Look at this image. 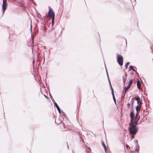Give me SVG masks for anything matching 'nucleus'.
<instances>
[{"instance_id":"1","label":"nucleus","mask_w":153,"mask_h":153,"mask_svg":"<svg viewBox=\"0 0 153 153\" xmlns=\"http://www.w3.org/2000/svg\"><path fill=\"white\" fill-rule=\"evenodd\" d=\"M129 126L128 130L129 134L131 135L130 137L133 139L134 138V135L137 133L139 129L137 127H134L132 125L129 124Z\"/></svg>"},{"instance_id":"2","label":"nucleus","mask_w":153,"mask_h":153,"mask_svg":"<svg viewBox=\"0 0 153 153\" xmlns=\"http://www.w3.org/2000/svg\"><path fill=\"white\" fill-rule=\"evenodd\" d=\"M117 62L121 66H122L123 63V57L121 55H118L117 58Z\"/></svg>"},{"instance_id":"3","label":"nucleus","mask_w":153,"mask_h":153,"mask_svg":"<svg viewBox=\"0 0 153 153\" xmlns=\"http://www.w3.org/2000/svg\"><path fill=\"white\" fill-rule=\"evenodd\" d=\"M7 0H3L2 5V9L3 14L4 13V11L7 8Z\"/></svg>"},{"instance_id":"4","label":"nucleus","mask_w":153,"mask_h":153,"mask_svg":"<svg viewBox=\"0 0 153 153\" xmlns=\"http://www.w3.org/2000/svg\"><path fill=\"white\" fill-rule=\"evenodd\" d=\"M48 15V16L51 17H54V13L51 8L49 9Z\"/></svg>"},{"instance_id":"5","label":"nucleus","mask_w":153,"mask_h":153,"mask_svg":"<svg viewBox=\"0 0 153 153\" xmlns=\"http://www.w3.org/2000/svg\"><path fill=\"white\" fill-rule=\"evenodd\" d=\"M130 122L129 124L132 125L134 127H137L136 126L138 124V122L134 121L133 122L132 120H130Z\"/></svg>"},{"instance_id":"6","label":"nucleus","mask_w":153,"mask_h":153,"mask_svg":"<svg viewBox=\"0 0 153 153\" xmlns=\"http://www.w3.org/2000/svg\"><path fill=\"white\" fill-rule=\"evenodd\" d=\"M135 141H136V142L137 143H136V146L135 150V151H131L132 152H138L139 150V145L138 143H137L138 142V141L137 140H135Z\"/></svg>"},{"instance_id":"7","label":"nucleus","mask_w":153,"mask_h":153,"mask_svg":"<svg viewBox=\"0 0 153 153\" xmlns=\"http://www.w3.org/2000/svg\"><path fill=\"white\" fill-rule=\"evenodd\" d=\"M133 83V80L131 79L128 82V84L127 85V87H125L124 88V89H127V90L128 91V89L130 87L131 85H132Z\"/></svg>"},{"instance_id":"8","label":"nucleus","mask_w":153,"mask_h":153,"mask_svg":"<svg viewBox=\"0 0 153 153\" xmlns=\"http://www.w3.org/2000/svg\"><path fill=\"white\" fill-rule=\"evenodd\" d=\"M127 78V76H126V74L123 75L122 76V80L124 84L125 83Z\"/></svg>"},{"instance_id":"9","label":"nucleus","mask_w":153,"mask_h":153,"mask_svg":"<svg viewBox=\"0 0 153 153\" xmlns=\"http://www.w3.org/2000/svg\"><path fill=\"white\" fill-rule=\"evenodd\" d=\"M141 106L140 105H138L136 107V110L137 112L139 113L140 111Z\"/></svg>"},{"instance_id":"10","label":"nucleus","mask_w":153,"mask_h":153,"mask_svg":"<svg viewBox=\"0 0 153 153\" xmlns=\"http://www.w3.org/2000/svg\"><path fill=\"white\" fill-rule=\"evenodd\" d=\"M54 104H55V106L56 107V108L58 111L59 113L60 114L61 113V111H60V108H59V106H58V105L56 103V102H55L54 103Z\"/></svg>"},{"instance_id":"11","label":"nucleus","mask_w":153,"mask_h":153,"mask_svg":"<svg viewBox=\"0 0 153 153\" xmlns=\"http://www.w3.org/2000/svg\"><path fill=\"white\" fill-rule=\"evenodd\" d=\"M102 146L104 148V150H105V153H108V152L107 150L106 147L105 146V145L104 143V142L103 141L102 142Z\"/></svg>"},{"instance_id":"12","label":"nucleus","mask_w":153,"mask_h":153,"mask_svg":"<svg viewBox=\"0 0 153 153\" xmlns=\"http://www.w3.org/2000/svg\"><path fill=\"white\" fill-rule=\"evenodd\" d=\"M134 116V113L132 112H131L130 114L131 120H133Z\"/></svg>"},{"instance_id":"13","label":"nucleus","mask_w":153,"mask_h":153,"mask_svg":"<svg viewBox=\"0 0 153 153\" xmlns=\"http://www.w3.org/2000/svg\"><path fill=\"white\" fill-rule=\"evenodd\" d=\"M137 85L138 88L140 89L141 84L139 81L138 80L137 82Z\"/></svg>"},{"instance_id":"14","label":"nucleus","mask_w":153,"mask_h":153,"mask_svg":"<svg viewBox=\"0 0 153 153\" xmlns=\"http://www.w3.org/2000/svg\"><path fill=\"white\" fill-rule=\"evenodd\" d=\"M109 84L110 85V88H111V93H112V94H113V93H114V90L113 89L112 87L111 83L110 82V83H109Z\"/></svg>"},{"instance_id":"15","label":"nucleus","mask_w":153,"mask_h":153,"mask_svg":"<svg viewBox=\"0 0 153 153\" xmlns=\"http://www.w3.org/2000/svg\"><path fill=\"white\" fill-rule=\"evenodd\" d=\"M129 64V62H127L126 63V64L125 65V68L126 69L127 68L128 66V65Z\"/></svg>"},{"instance_id":"16","label":"nucleus","mask_w":153,"mask_h":153,"mask_svg":"<svg viewBox=\"0 0 153 153\" xmlns=\"http://www.w3.org/2000/svg\"><path fill=\"white\" fill-rule=\"evenodd\" d=\"M134 99H135V100H137V101L140 100V98L139 97H135Z\"/></svg>"},{"instance_id":"17","label":"nucleus","mask_w":153,"mask_h":153,"mask_svg":"<svg viewBox=\"0 0 153 153\" xmlns=\"http://www.w3.org/2000/svg\"><path fill=\"white\" fill-rule=\"evenodd\" d=\"M112 94V95L113 98V100H114V102L115 103H116V99L115 98L114 93H113V94Z\"/></svg>"},{"instance_id":"18","label":"nucleus","mask_w":153,"mask_h":153,"mask_svg":"<svg viewBox=\"0 0 153 153\" xmlns=\"http://www.w3.org/2000/svg\"><path fill=\"white\" fill-rule=\"evenodd\" d=\"M124 90H125V91H123V95H124V96H125V95L126 94V92L127 91V89H124Z\"/></svg>"},{"instance_id":"19","label":"nucleus","mask_w":153,"mask_h":153,"mask_svg":"<svg viewBox=\"0 0 153 153\" xmlns=\"http://www.w3.org/2000/svg\"><path fill=\"white\" fill-rule=\"evenodd\" d=\"M54 17H51V19H52V25H53V24H54Z\"/></svg>"},{"instance_id":"20","label":"nucleus","mask_w":153,"mask_h":153,"mask_svg":"<svg viewBox=\"0 0 153 153\" xmlns=\"http://www.w3.org/2000/svg\"><path fill=\"white\" fill-rule=\"evenodd\" d=\"M106 73H107V77L108 78V81L109 83H110V81L109 79V76H108V72H107L106 70Z\"/></svg>"},{"instance_id":"21","label":"nucleus","mask_w":153,"mask_h":153,"mask_svg":"<svg viewBox=\"0 0 153 153\" xmlns=\"http://www.w3.org/2000/svg\"><path fill=\"white\" fill-rule=\"evenodd\" d=\"M140 118V116H139V117L138 118H135V121L136 122H138V121L139 120Z\"/></svg>"},{"instance_id":"22","label":"nucleus","mask_w":153,"mask_h":153,"mask_svg":"<svg viewBox=\"0 0 153 153\" xmlns=\"http://www.w3.org/2000/svg\"><path fill=\"white\" fill-rule=\"evenodd\" d=\"M137 103L140 106L142 104V102L141 101H140V100L137 101Z\"/></svg>"},{"instance_id":"23","label":"nucleus","mask_w":153,"mask_h":153,"mask_svg":"<svg viewBox=\"0 0 153 153\" xmlns=\"http://www.w3.org/2000/svg\"><path fill=\"white\" fill-rule=\"evenodd\" d=\"M139 116L138 115V113H137V112L135 116V118H138L139 117Z\"/></svg>"},{"instance_id":"24","label":"nucleus","mask_w":153,"mask_h":153,"mask_svg":"<svg viewBox=\"0 0 153 153\" xmlns=\"http://www.w3.org/2000/svg\"><path fill=\"white\" fill-rule=\"evenodd\" d=\"M130 70H132L134 69L133 67L131 66L130 65L129 66Z\"/></svg>"},{"instance_id":"25","label":"nucleus","mask_w":153,"mask_h":153,"mask_svg":"<svg viewBox=\"0 0 153 153\" xmlns=\"http://www.w3.org/2000/svg\"><path fill=\"white\" fill-rule=\"evenodd\" d=\"M132 71H134V72H136V73L137 74H138V73H137V71H136V70H135L134 69H133L132 70Z\"/></svg>"},{"instance_id":"26","label":"nucleus","mask_w":153,"mask_h":153,"mask_svg":"<svg viewBox=\"0 0 153 153\" xmlns=\"http://www.w3.org/2000/svg\"><path fill=\"white\" fill-rule=\"evenodd\" d=\"M127 106H128V107H129L130 106V104L129 103H128L127 104Z\"/></svg>"},{"instance_id":"27","label":"nucleus","mask_w":153,"mask_h":153,"mask_svg":"<svg viewBox=\"0 0 153 153\" xmlns=\"http://www.w3.org/2000/svg\"><path fill=\"white\" fill-rule=\"evenodd\" d=\"M126 148H130V147H129V146H128V145H126Z\"/></svg>"},{"instance_id":"28","label":"nucleus","mask_w":153,"mask_h":153,"mask_svg":"<svg viewBox=\"0 0 153 153\" xmlns=\"http://www.w3.org/2000/svg\"><path fill=\"white\" fill-rule=\"evenodd\" d=\"M124 96H124V95H122V98H124Z\"/></svg>"},{"instance_id":"29","label":"nucleus","mask_w":153,"mask_h":153,"mask_svg":"<svg viewBox=\"0 0 153 153\" xmlns=\"http://www.w3.org/2000/svg\"><path fill=\"white\" fill-rule=\"evenodd\" d=\"M44 96H45V97L46 98H47V97L46 95H44Z\"/></svg>"},{"instance_id":"30","label":"nucleus","mask_w":153,"mask_h":153,"mask_svg":"<svg viewBox=\"0 0 153 153\" xmlns=\"http://www.w3.org/2000/svg\"><path fill=\"white\" fill-rule=\"evenodd\" d=\"M32 26H31V29H32Z\"/></svg>"}]
</instances>
